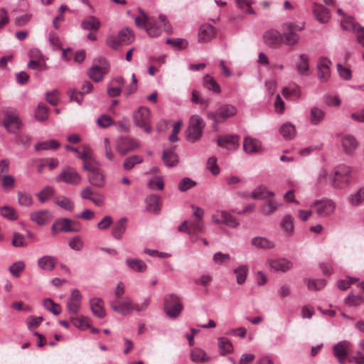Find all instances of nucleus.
I'll list each match as a JSON object with an SVG mask.
<instances>
[{"label":"nucleus","instance_id":"1","mask_svg":"<svg viewBox=\"0 0 364 364\" xmlns=\"http://www.w3.org/2000/svg\"><path fill=\"white\" fill-rule=\"evenodd\" d=\"M134 22L136 26L144 28L148 35L152 38L158 37L161 33V25L166 31H170L171 28L166 16L161 14L159 19H156L147 16L143 11H140V16L134 18Z\"/></svg>","mask_w":364,"mask_h":364},{"label":"nucleus","instance_id":"2","mask_svg":"<svg viewBox=\"0 0 364 364\" xmlns=\"http://www.w3.org/2000/svg\"><path fill=\"white\" fill-rule=\"evenodd\" d=\"M353 168L346 164L336 166L331 174L329 175L331 186L336 189L346 188L350 183Z\"/></svg>","mask_w":364,"mask_h":364},{"label":"nucleus","instance_id":"3","mask_svg":"<svg viewBox=\"0 0 364 364\" xmlns=\"http://www.w3.org/2000/svg\"><path fill=\"white\" fill-rule=\"evenodd\" d=\"M205 127V123L200 116L198 114L191 115L186 132V139L191 143L200 140Z\"/></svg>","mask_w":364,"mask_h":364},{"label":"nucleus","instance_id":"4","mask_svg":"<svg viewBox=\"0 0 364 364\" xmlns=\"http://www.w3.org/2000/svg\"><path fill=\"white\" fill-rule=\"evenodd\" d=\"M304 26H296L293 23L287 22L282 25V43L288 46H296L300 40V36L296 31H302Z\"/></svg>","mask_w":364,"mask_h":364},{"label":"nucleus","instance_id":"5","mask_svg":"<svg viewBox=\"0 0 364 364\" xmlns=\"http://www.w3.org/2000/svg\"><path fill=\"white\" fill-rule=\"evenodd\" d=\"M309 206L314 208L316 215L321 218H328L333 215L336 209V203L332 199L326 198L314 200L310 203Z\"/></svg>","mask_w":364,"mask_h":364},{"label":"nucleus","instance_id":"6","mask_svg":"<svg viewBox=\"0 0 364 364\" xmlns=\"http://www.w3.org/2000/svg\"><path fill=\"white\" fill-rule=\"evenodd\" d=\"M133 121L134 124L141 129H142L146 133L150 134L152 132L151 126V112L150 109L146 107L141 106L133 113Z\"/></svg>","mask_w":364,"mask_h":364},{"label":"nucleus","instance_id":"7","mask_svg":"<svg viewBox=\"0 0 364 364\" xmlns=\"http://www.w3.org/2000/svg\"><path fill=\"white\" fill-rule=\"evenodd\" d=\"M237 112L236 107L232 105L225 104L220 106L215 112L208 113V118L214 121V127L216 129L218 123L234 117Z\"/></svg>","mask_w":364,"mask_h":364},{"label":"nucleus","instance_id":"8","mask_svg":"<svg viewBox=\"0 0 364 364\" xmlns=\"http://www.w3.org/2000/svg\"><path fill=\"white\" fill-rule=\"evenodd\" d=\"M183 309L181 299L175 294H167L164 297V311L171 318H177Z\"/></svg>","mask_w":364,"mask_h":364},{"label":"nucleus","instance_id":"9","mask_svg":"<svg viewBox=\"0 0 364 364\" xmlns=\"http://www.w3.org/2000/svg\"><path fill=\"white\" fill-rule=\"evenodd\" d=\"M109 305L112 309L122 316H127L134 311V301L129 296L112 299Z\"/></svg>","mask_w":364,"mask_h":364},{"label":"nucleus","instance_id":"10","mask_svg":"<svg viewBox=\"0 0 364 364\" xmlns=\"http://www.w3.org/2000/svg\"><path fill=\"white\" fill-rule=\"evenodd\" d=\"M140 147V142L129 136H122L118 138L115 142L116 150L122 156L129 152L134 151Z\"/></svg>","mask_w":364,"mask_h":364},{"label":"nucleus","instance_id":"11","mask_svg":"<svg viewBox=\"0 0 364 364\" xmlns=\"http://www.w3.org/2000/svg\"><path fill=\"white\" fill-rule=\"evenodd\" d=\"M83 168L89 171L88 181L94 186L102 188L105 185V176L102 169L92 164H85Z\"/></svg>","mask_w":364,"mask_h":364},{"label":"nucleus","instance_id":"12","mask_svg":"<svg viewBox=\"0 0 364 364\" xmlns=\"http://www.w3.org/2000/svg\"><path fill=\"white\" fill-rule=\"evenodd\" d=\"M343 30L351 31L357 34V41L364 46V27H360L354 22L351 16H345L341 21Z\"/></svg>","mask_w":364,"mask_h":364},{"label":"nucleus","instance_id":"13","mask_svg":"<svg viewBox=\"0 0 364 364\" xmlns=\"http://www.w3.org/2000/svg\"><path fill=\"white\" fill-rule=\"evenodd\" d=\"M211 219L215 224H224L230 228H236L239 225V222L225 210L215 211L212 215Z\"/></svg>","mask_w":364,"mask_h":364},{"label":"nucleus","instance_id":"14","mask_svg":"<svg viewBox=\"0 0 364 364\" xmlns=\"http://www.w3.org/2000/svg\"><path fill=\"white\" fill-rule=\"evenodd\" d=\"M56 180L68 184L77 185L81 182L82 178L73 168L67 166L56 177Z\"/></svg>","mask_w":364,"mask_h":364},{"label":"nucleus","instance_id":"15","mask_svg":"<svg viewBox=\"0 0 364 364\" xmlns=\"http://www.w3.org/2000/svg\"><path fill=\"white\" fill-rule=\"evenodd\" d=\"M3 123L6 129L10 133H16L21 128V125L18 117L14 112L10 111L5 112Z\"/></svg>","mask_w":364,"mask_h":364},{"label":"nucleus","instance_id":"16","mask_svg":"<svg viewBox=\"0 0 364 364\" xmlns=\"http://www.w3.org/2000/svg\"><path fill=\"white\" fill-rule=\"evenodd\" d=\"M352 344L348 341H341L333 346V353L338 362L341 364L345 363L348 352L351 350Z\"/></svg>","mask_w":364,"mask_h":364},{"label":"nucleus","instance_id":"17","mask_svg":"<svg viewBox=\"0 0 364 364\" xmlns=\"http://www.w3.org/2000/svg\"><path fill=\"white\" fill-rule=\"evenodd\" d=\"M267 262L270 268L276 272H286L294 267L293 262L284 257L271 259Z\"/></svg>","mask_w":364,"mask_h":364},{"label":"nucleus","instance_id":"18","mask_svg":"<svg viewBox=\"0 0 364 364\" xmlns=\"http://www.w3.org/2000/svg\"><path fill=\"white\" fill-rule=\"evenodd\" d=\"M341 144L343 152L348 156L353 155L358 143L357 139L350 134H346L341 136Z\"/></svg>","mask_w":364,"mask_h":364},{"label":"nucleus","instance_id":"19","mask_svg":"<svg viewBox=\"0 0 364 364\" xmlns=\"http://www.w3.org/2000/svg\"><path fill=\"white\" fill-rule=\"evenodd\" d=\"M109 64L107 62L99 65H93L88 70L89 77L95 82L101 81L104 76L108 73Z\"/></svg>","mask_w":364,"mask_h":364},{"label":"nucleus","instance_id":"20","mask_svg":"<svg viewBox=\"0 0 364 364\" xmlns=\"http://www.w3.org/2000/svg\"><path fill=\"white\" fill-rule=\"evenodd\" d=\"M309 56L306 53L299 55L295 63V69L300 75L307 76L309 74Z\"/></svg>","mask_w":364,"mask_h":364},{"label":"nucleus","instance_id":"21","mask_svg":"<svg viewBox=\"0 0 364 364\" xmlns=\"http://www.w3.org/2000/svg\"><path fill=\"white\" fill-rule=\"evenodd\" d=\"M55 225H58L59 230L64 232H77L80 230V225L74 220L68 218H64L53 225L52 230L55 231Z\"/></svg>","mask_w":364,"mask_h":364},{"label":"nucleus","instance_id":"22","mask_svg":"<svg viewBox=\"0 0 364 364\" xmlns=\"http://www.w3.org/2000/svg\"><path fill=\"white\" fill-rule=\"evenodd\" d=\"M264 42L272 46L277 47L282 43V33L275 29H270L264 33Z\"/></svg>","mask_w":364,"mask_h":364},{"label":"nucleus","instance_id":"23","mask_svg":"<svg viewBox=\"0 0 364 364\" xmlns=\"http://www.w3.org/2000/svg\"><path fill=\"white\" fill-rule=\"evenodd\" d=\"M215 36V28L208 23L201 25L198 31V41L207 43L212 40Z\"/></svg>","mask_w":364,"mask_h":364},{"label":"nucleus","instance_id":"24","mask_svg":"<svg viewBox=\"0 0 364 364\" xmlns=\"http://www.w3.org/2000/svg\"><path fill=\"white\" fill-rule=\"evenodd\" d=\"M31 220L38 225H44L52 219V214L48 210H37L30 214Z\"/></svg>","mask_w":364,"mask_h":364},{"label":"nucleus","instance_id":"25","mask_svg":"<svg viewBox=\"0 0 364 364\" xmlns=\"http://www.w3.org/2000/svg\"><path fill=\"white\" fill-rule=\"evenodd\" d=\"M57 262L55 257L44 255L38 259V266L42 270L50 272L55 267Z\"/></svg>","mask_w":364,"mask_h":364},{"label":"nucleus","instance_id":"26","mask_svg":"<svg viewBox=\"0 0 364 364\" xmlns=\"http://www.w3.org/2000/svg\"><path fill=\"white\" fill-rule=\"evenodd\" d=\"M243 149L247 154H255L260 151L262 144L258 139L247 136L243 141Z\"/></svg>","mask_w":364,"mask_h":364},{"label":"nucleus","instance_id":"27","mask_svg":"<svg viewBox=\"0 0 364 364\" xmlns=\"http://www.w3.org/2000/svg\"><path fill=\"white\" fill-rule=\"evenodd\" d=\"M251 245L257 249L270 250L274 247V242L265 237L257 236L251 239Z\"/></svg>","mask_w":364,"mask_h":364},{"label":"nucleus","instance_id":"28","mask_svg":"<svg viewBox=\"0 0 364 364\" xmlns=\"http://www.w3.org/2000/svg\"><path fill=\"white\" fill-rule=\"evenodd\" d=\"M218 144L228 149L235 150L238 146L239 137L236 135L220 136L218 139Z\"/></svg>","mask_w":364,"mask_h":364},{"label":"nucleus","instance_id":"29","mask_svg":"<svg viewBox=\"0 0 364 364\" xmlns=\"http://www.w3.org/2000/svg\"><path fill=\"white\" fill-rule=\"evenodd\" d=\"M280 227L287 237H291L294 232V218L289 214L285 215L280 222Z\"/></svg>","mask_w":364,"mask_h":364},{"label":"nucleus","instance_id":"30","mask_svg":"<svg viewBox=\"0 0 364 364\" xmlns=\"http://www.w3.org/2000/svg\"><path fill=\"white\" fill-rule=\"evenodd\" d=\"M125 263L129 269L136 272H144L147 269L146 263L138 258L127 257Z\"/></svg>","mask_w":364,"mask_h":364},{"label":"nucleus","instance_id":"31","mask_svg":"<svg viewBox=\"0 0 364 364\" xmlns=\"http://www.w3.org/2000/svg\"><path fill=\"white\" fill-rule=\"evenodd\" d=\"M90 308L92 314L102 318L106 316V311L104 308V302L101 299L99 298H93L90 301Z\"/></svg>","mask_w":364,"mask_h":364},{"label":"nucleus","instance_id":"32","mask_svg":"<svg viewBox=\"0 0 364 364\" xmlns=\"http://www.w3.org/2000/svg\"><path fill=\"white\" fill-rule=\"evenodd\" d=\"M127 229V218H120L113 227L111 235L117 240H121Z\"/></svg>","mask_w":364,"mask_h":364},{"label":"nucleus","instance_id":"33","mask_svg":"<svg viewBox=\"0 0 364 364\" xmlns=\"http://www.w3.org/2000/svg\"><path fill=\"white\" fill-rule=\"evenodd\" d=\"M146 210L157 214L161 209L160 197L157 195H151L146 198Z\"/></svg>","mask_w":364,"mask_h":364},{"label":"nucleus","instance_id":"34","mask_svg":"<svg viewBox=\"0 0 364 364\" xmlns=\"http://www.w3.org/2000/svg\"><path fill=\"white\" fill-rule=\"evenodd\" d=\"M325 117V112L318 107H314L310 110L309 122L312 125H318L321 123Z\"/></svg>","mask_w":364,"mask_h":364},{"label":"nucleus","instance_id":"35","mask_svg":"<svg viewBox=\"0 0 364 364\" xmlns=\"http://www.w3.org/2000/svg\"><path fill=\"white\" fill-rule=\"evenodd\" d=\"M314 13L316 19L321 23H326L330 19V12L322 5L315 4Z\"/></svg>","mask_w":364,"mask_h":364},{"label":"nucleus","instance_id":"36","mask_svg":"<svg viewBox=\"0 0 364 364\" xmlns=\"http://www.w3.org/2000/svg\"><path fill=\"white\" fill-rule=\"evenodd\" d=\"M81 26L85 30L97 31L100 28L101 23L95 16H90L83 19Z\"/></svg>","mask_w":364,"mask_h":364},{"label":"nucleus","instance_id":"37","mask_svg":"<svg viewBox=\"0 0 364 364\" xmlns=\"http://www.w3.org/2000/svg\"><path fill=\"white\" fill-rule=\"evenodd\" d=\"M282 204L274 200H267L260 207L261 213L264 215H271L273 214Z\"/></svg>","mask_w":364,"mask_h":364},{"label":"nucleus","instance_id":"38","mask_svg":"<svg viewBox=\"0 0 364 364\" xmlns=\"http://www.w3.org/2000/svg\"><path fill=\"white\" fill-rule=\"evenodd\" d=\"M279 133L286 139H291L296 136V127L291 122H285L280 127Z\"/></svg>","mask_w":364,"mask_h":364},{"label":"nucleus","instance_id":"39","mask_svg":"<svg viewBox=\"0 0 364 364\" xmlns=\"http://www.w3.org/2000/svg\"><path fill=\"white\" fill-rule=\"evenodd\" d=\"M234 274L236 275V282L239 285L243 284L247 277L248 267L246 264H240L233 270Z\"/></svg>","mask_w":364,"mask_h":364},{"label":"nucleus","instance_id":"40","mask_svg":"<svg viewBox=\"0 0 364 364\" xmlns=\"http://www.w3.org/2000/svg\"><path fill=\"white\" fill-rule=\"evenodd\" d=\"M209 359L210 357L203 349L195 348L191 352V360L193 363H203Z\"/></svg>","mask_w":364,"mask_h":364},{"label":"nucleus","instance_id":"41","mask_svg":"<svg viewBox=\"0 0 364 364\" xmlns=\"http://www.w3.org/2000/svg\"><path fill=\"white\" fill-rule=\"evenodd\" d=\"M282 95L285 97H291L293 99H298L301 97V90L299 85L296 84L289 85L282 90Z\"/></svg>","mask_w":364,"mask_h":364},{"label":"nucleus","instance_id":"42","mask_svg":"<svg viewBox=\"0 0 364 364\" xmlns=\"http://www.w3.org/2000/svg\"><path fill=\"white\" fill-rule=\"evenodd\" d=\"M203 86L207 90L213 92L214 93L219 94L221 92V88L219 84L210 75H206L203 77Z\"/></svg>","mask_w":364,"mask_h":364},{"label":"nucleus","instance_id":"43","mask_svg":"<svg viewBox=\"0 0 364 364\" xmlns=\"http://www.w3.org/2000/svg\"><path fill=\"white\" fill-rule=\"evenodd\" d=\"M274 196L273 191H268L264 186H258L252 193V197L257 200H262Z\"/></svg>","mask_w":364,"mask_h":364},{"label":"nucleus","instance_id":"44","mask_svg":"<svg viewBox=\"0 0 364 364\" xmlns=\"http://www.w3.org/2000/svg\"><path fill=\"white\" fill-rule=\"evenodd\" d=\"M218 348L221 355H225L233 352V346L227 338L221 337L218 338Z\"/></svg>","mask_w":364,"mask_h":364},{"label":"nucleus","instance_id":"45","mask_svg":"<svg viewBox=\"0 0 364 364\" xmlns=\"http://www.w3.org/2000/svg\"><path fill=\"white\" fill-rule=\"evenodd\" d=\"M348 202L352 206H358L364 202V188H360L348 198Z\"/></svg>","mask_w":364,"mask_h":364},{"label":"nucleus","instance_id":"46","mask_svg":"<svg viewBox=\"0 0 364 364\" xmlns=\"http://www.w3.org/2000/svg\"><path fill=\"white\" fill-rule=\"evenodd\" d=\"M162 159L167 166H176L178 162V156L173 151H164Z\"/></svg>","mask_w":364,"mask_h":364},{"label":"nucleus","instance_id":"47","mask_svg":"<svg viewBox=\"0 0 364 364\" xmlns=\"http://www.w3.org/2000/svg\"><path fill=\"white\" fill-rule=\"evenodd\" d=\"M60 144L53 139L38 142L35 145L36 151L57 149Z\"/></svg>","mask_w":364,"mask_h":364},{"label":"nucleus","instance_id":"48","mask_svg":"<svg viewBox=\"0 0 364 364\" xmlns=\"http://www.w3.org/2000/svg\"><path fill=\"white\" fill-rule=\"evenodd\" d=\"M213 260L217 265H227L231 260V256L228 253H223L219 251L213 255Z\"/></svg>","mask_w":364,"mask_h":364},{"label":"nucleus","instance_id":"49","mask_svg":"<svg viewBox=\"0 0 364 364\" xmlns=\"http://www.w3.org/2000/svg\"><path fill=\"white\" fill-rule=\"evenodd\" d=\"M55 203L61 208L72 212L74 210V203L68 198L65 196H58L55 198Z\"/></svg>","mask_w":364,"mask_h":364},{"label":"nucleus","instance_id":"50","mask_svg":"<svg viewBox=\"0 0 364 364\" xmlns=\"http://www.w3.org/2000/svg\"><path fill=\"white\" fill-rule=\"evenodd\" d=\"M143 158L139 155H133L125 159L123 163V167L126 171H129L134 167L135 165L142 163Z\"/></svg>","mask_w":364,"mask_h":364},{"label":"nucleus","instance_id":"51","mask_svg":"<svg viewBox=\"0 0 364 364\" xmlns=\"http://www.w3.org/2000/svg\"><path fill=\"white\" fill-rule=\"evenodd\" d=\"M0 214L4 218H6L10 220H16L18 218L17 212L14 208L9 205H4L1 207Z\"/></svg>","mask_w":364,"mask_h":364},{"label":"nucleus","instance_id":"52","mask_svg":"<svg viewBox=\"0 0 364 364\" xmlns=\"http://www.w3.org/2000/svg\"><path fill=\"white\" fill-rule=\"evenodd\" d=\"M120 41L123 45H128L134 40V35L128 28H124L119 32Z\"/></svg>","mask_w":364,"mask_h":364},{"label":"nucleus","instance_id":"53","mask_svg":"<svg viewBox=\"0 0 364 364\" xmlns=\"http://www.w3.org/2000/svg\"><path fill=\"white\" fill-rule=\"evenodd\" d=\"M72 323L80 330H85L90 328L89 320L87 317L80 316L77 317H70Z\"/></svg>","mask_w":364,"mask_h":364},{"label":"nucleus","instance_id":"54","mask_svg":"<svg viewBox=\"0 0 364 364\" xmlns=\"http://www.w3.org/2000/svg\"><path fill=\"white\" fill-rule=\"evenodd\" d=\"M190 235H198L204 232V224L203 220L195 219L188 225Z\"/></svg>","mask_w":364,"mask_h":364},{"label":"nucleus","instance_id":"55","mask_svg":"<svg viewBox=\"0 0 364 364\" xmlns=\"http://www.w3.org/2000/svg\"><path fill=\"white\" fill-rule=\"evenodd\" d=\"M48 117V107L43 103H39L35 112V117L38 121H45Z\"/></svg>","mask_w":364,"mask_h":364},{"label":"nucleus","instance_id":"56","mask_svg":"<svg viewBox=\"0 0 364 364\" xmlns=\"http://www.w3.org/2000/svg\"><path fill=\"white\" fill-rule=\"evenodd\" d=\"M78 157L83 161V166L85 164H91L90 161L92 160V151L89 146L84 145L82 151L79 153Z\"/></svg>","mask_w":364,"mask_h":364},{"label":"nucleus","instance_id":"57","mask_svg":"<svg viewBox=\"0 0 364 364\" xmlns=\"http://www.w3.org/2000/svg\"><path fill=\"white\" fill-rule=\"evenodd\" d=\"M336 68L340 77L343 80L349 81L352 79V71L349 68L345 67L341 63H338Z\"/></svg>","mask_w":364,"mask_h":364},{"label":"nucleus","instance_id":"58","mask_svg":"<svg viewBox=\"0 0 364 364\" xmlns=\"http://www.w3.org/2000/svg\"><path fill=\"white\" fill-rule=\"evenodd\" d=\"M213 281V276L210 274H203L199 277L196 278L193 280V282L196 285L203 286L205 288H208V287L210 284Z\"/></svg>","mask_w":364,"mask_h":364},{"label":"nucleus","instance_id":"59","mask_svg":"<svg viewBox=\"0 0 364 364\" xmlns=\"http://www.w3.org/2000/svg\"><path fill=\"white\" fill-rule=\"evenodd\" d=\"M44 307L49 311L55 315H58L61 312V307L60 305L55 304L50 299H46L43 301Z\"/></svg>","mask_w":364,"mask_h":364},{"label":"nucleus","instance_id":"60","mask_svg":"<svg viewBox=\"0 0 364 364\" xmlns=\"http://www.w3.org/2000/svg\"><path fill=\"white\" fill-rule=\"evenodd\" d=\"M26 264L22 261H18L12 264L9 267L11 274L18 278L20 277L21 272L25 269Z\"/></svg>","mask_w":364,"mask_h":364},{"label":"nucleus","instance_id":"61","mask_svg":"<svg viewBox=\"0 0 364 364\" xmlns=\"http://www.w3.org/2000/svg\"><path fill=\"white\" fill-rule=\"evenodd\" d=\"M326 286L324 279H309L307 282V287L311 291H318Z\"/></svg>","mask_w":364,"mask_h":364},{"label":"nucleus","instance_id":"62","mask_svg":"<svg viewBox=\"0 0 364 364\" xmlns=\"http://www.w3.org/2000/svg\"><path fill=\"white\" fill-rule=\"evenodd\" d=\"M1 178V186L5 191H11L15 185V178L11 175H4Z\"/></svg>","mask_w":364,"mask_h":364},{"label":"nucleus","instance_id":"63","mask_svg":"<svg viewBox=\"0 0 364 364\" xmlns=\"http://www.w3.org/2000/svg\"><path fill=\"white\" fill-rule=\"evenodd\" d=\"M196 185V182L193 181L191 178L185 177L179 183L178 188L182 191L185 192Z\"/></svg>","mask_w":364,"mask_h":364},{"label":"nucleus","instance_id":"64","mask_svg":"<svg viewBox=\"0 0 364 364\" xmlns=\"http://www.w3.org/2000/svg\"><path fill=\"white\" fill-rule=\"evenodd\" d=\"M54 193V190L51 186H46L40 193L37 194L39 200L44 203L50 199Z\"/></svg>","mask_w":364,"mask_h":364}]
</instances>
